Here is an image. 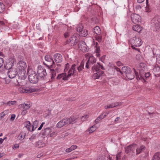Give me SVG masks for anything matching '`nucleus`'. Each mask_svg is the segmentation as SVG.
Returning a JSON list of instances; mask_svg holds the SVG:
<instances>
[{
	"label": "nucleus",
	"mask_w": 160,
	"mask_h": 160,
	"mask_svg": "<svg viewBox=\"0 0 160 160\" xmlns=\"http://www.w3.org/2000/svg\"><path fill=\"white\" fill-rule=\"evenodd\" d=\"M76 65L75 64L72 65V66L68 72V74L67 75L66 73H63L58 74L57 77V79H60L62 78V80H68L69 78L74 73H75V67Z\"/></svg>",
	"instance_id": "nucleus-1"
},
{
	"label": "nucleus",
	"mask_w": 160,
	"mask_h": 160,
	"mask_svg": "<svg viewBox=\"0 0 160 160\" xmlns=\"http://www.w3.org/2000/svg\"><path fill=\"white\" fill-rule=\"evenodd\" d=\"M133 70L134 71L137 80H141L143 83L146 82L145 79H147L150 75L149 72L146 73L144 71V70L143 69L140 70L139 74H138V72L136 71L135 69L133 68Z\"/></svg>",
	"instance_id": "nucleus-2"
},
{
	"label": "nucleus",
	"mask_w": 160,
	"mask_h": 160,
	"mask_svg": "<svg viewBox=\"0 0 160 160\" xmlns=\"http://www.w3.org/2000/svg\"><path fill=\"white\" fill-rule=\"evenodd\" d=\"M45 60L47 62L48 64L43 62V64L49 68H54L55 67V63L54 62L52 58L49 55H47L45 56Z\"/></svg>",
	"instance_id": "nucleus-3"
},
{
	"label": "nucleus",
	"mask_w": 160,
	"mask_h": 160,
	"mask_svg": "<svg viewBox=\"0 0 160 160\" xmlns=\"http://www.w3.org/2000/svg\"><path fill=\"white\" fill-rule=\"evenodd\" d=\"M18 91L21 93H30L37 91V89L33 87H27L26 88L20 87L18 88Z\"/></svg>",
	"instance_id": "nucleus-4"
},
{
	"label": "nucleus",
	"mask_w": 160,
	"mask_h": 160,
	"mask_svg": "<svg viewBox=\"0 0 160 160\" xmlns=\"http://www.w3.org/2000/svg\"><path fill=\"white\" fill-rule=\"evenodd\" d=\"M28 79L30 82L32 83H36L38 81V77L36 72L32 70L28 72Z\"/></svg>",
	"instance_id": "nucleus-5"
},
{
	"label": "nucleus",
	"mask_w": 160,
	"mask_h": 160,
	"mask_svg": "<svg viewBox=\"0 0 160 160\" xmlns=\"http://www.w3.org/2000/svg\"><path fill=\"white\" fill-rule=\"evenodd\" d=\"M113 69L117 72V74L118 75H122L123 73L125 74V76L129 72H130L131 70V68L128 66H124L122 68L121 71L119 68L116 66L113 67Z\"/></svg>",
	"instance_id": "nucleus-6"
},
{
	"label": "nucleus",
	"mask_w": 160,
	"mask_h": 160,
	"mask_svg": "<svg viewBox=\"0 0 160 160\" xmlns=\"http://www.w3.org/2000/svg\"><path fill=\"white\" fill-rule=\"evenodd\" d=\"M129 42L131 45L136 47H139L142 44L141 39L136 36L130 39L129 40Z\"/></svg>",
	"instance_id": "nucleus-7"
},
{
	"label": "nucleus",
	"mask_w": 160,
	"mask_h": 160,
	"mask_svg": "<svg viewBox=\"0 0 160 160\" xmlns=\"http://www.w3.org/2000/svg\"><path fill=\"white\" fill-rule=\"evenodd\" d=\"M37 72L40 78H44L47 75L46 69L41 65L38 66L37 69Z\"/></svg>",
	"instance_id": "nucleus-8"
},
{
	"label": "nucleus",
	"mask_w": 160,
	"mask_h": 160,
	"mask_svg": "<svg viewBox=\"0 0 160 160\" xmlns=\"http://www.w3.org/2000/svg\"><path fill=\"white\" fill-rule=\"evenodd\" d=\"M79 35L76 34L72 36L69 39L68 42L71 46H73L76 44L79 40Z\"/></svg>",
	"instance_id": "nucleus-9"
},
{
	"label": "nucleus",
	"mask_w": 160,
	"mask_h": 160,
	"mask_svg": "<svg viewBox=\"0 0 160 160\" xmlns=\"http://www.w3.org/2000/svg\"><path fill=\"white\" fill-rule=\"evenodd\" d=\"M29 105L30 104H28L27 103H24L19 105V108L22 111L21 114L22 115L24 116L27 114V110H28L30 108Z\"/></svg>",
	"instance_id": "nucleus-10"
},
{
	"label": "nucleus",
	"mask_w": 160,
	"mask_h": 160,
	"mask_svg": "<svg viewBox=\"0 0 160 160\" xmlns=\"http://www.w3.org/2000/svg\"><path fill=\"white\" fill-rule=\"evenodd\" d=\"M152 26L153 28V31H158L160 30V22L157 20H152Z\"/></svg>",
	"instance_id": "nucleus-11"
},
{
	"label": "nucleus",
	"mask_w": 160,
	"mask_h": 160,
	"mask_svg": "<svg viewBox=\"0 0 160 160\" xmlns=\"http://www.w3.org/2000/svg\"><path fill=\"white\" fill-rule=\"evenodd\" d=\"M96 61V59L93 56H90L86 63V67L88 68L90 67H91L92 65L95 63Z\"/></svg>",
	"instance_id": "nucleus-12"
},
{
	"label": "nucleus",
	"mask_w": 160,
	"mask_h": 160,
	"mask_svg": "<svg viewBox=\"0 0 160 160\" xmlns=\"http://www.w3.org/2000/svg\"><path fill=\"white\" fill-rule=\"evenodd\" d=\"M131 18L132 22L134 23H138L141 21V17L138 14H132Z\"/></svg>",
	"instance_id": "nucleus-13"
},
{
	"label": "nucleus",
	"mask_w": 160,
	"mask_h": 160,
	"mask_svg": "<svg viewBox=\"0 0 160 160\" xmlns=\"http://www.w3.org/2000/svg\"><path fill=\"white\" fill-rule=\"evenodd\" d=\"M17 67L19 71L25 70L27 68V64L24 61H21L18 62Z\"/></svg>",
	"instance_id": "nucleus-14"
},
{
	"label": "nucleus",
	"mask_w": 160,
	"mask_h": 160,
	"mask_svg": "<svg viewBox=\"0 0 160 160\" xmlns=\"http://www.w3.org/2000/svg\"><path fill=\"white\" fill-rule=\"evenodd\" d=\"M17 73V71L15 68L10 69L8 72V76L10 78H13L15 77Z\"/></svg>",
	"instance_id": "nucleus-15"
},
{
	"label": "nucleus",
	"mask_w": 160,
	"mask_h": 160,
	"mask_svg": "<svg viewBox=\"0 0 160 160\" xmlns=\"http://www.w3.org/2000/svg\"><path fill=\"white\" fill-rule=\"evenodd\" d=\"M153 72L156 77L160 76V67L156 65L153 68Z\"/></svg>",
	"instance_id": "nucleus-16"
},
{
	"label": "nucleus",
	"mask_w": 160,
	"mask_h": 160,
	"mask_svg": "<svg viewBox=\"0 0 160 160\" xmlns=\"http://www.w3.org/2000/svg\"><path fill=\"white\" fill-rule=\"evenodd\" d=\"M68 118H64L58 122L56 126L58 128H61L66 124H68L67 121Z\"/></svg>",
	"instance_id": "nucleus-17"
},
{
	"label": "nucleus",
	"mask_w": 160,
	"mask_h": 160,
	"mask_svg": "<svg viewBox=\"0 0 160 160\" xmlns=\"http://www.w3.org/2000/svg\"><path fill=\"white\" fill-rule=\"evenodd\" d=\"M52 132V129L50 128H47L42 130V135L43 136L48 137Z\"/></svg>",
	"instance_id": "nucleus-18"
},
{
	"label": "nucleus",
	"mask_w": 160,
	"mask_h": 160,
	"mask_svg": "<svg viewBox=\"0 0 160 160\" xmlns=\"http://www.w3.org/2000/svg\"><path fill=\"white\" fill-rule=\"evenodd\" d=\"M18 75L21 79L24 80L27 77V74L25 70L19 71Z\"/></svg>",
	"instance_id": "nucleus-19"
},
{
	"label": "nucleus",
	"mask_w": 160,
	"mask_h": 160,
	"mask_svg": "<svg viewBox=\"0 0 160 160\" xmlns=\"http://www.w3.org/2000/svg\"><path fill=\"white\" fill-rule=\"evenodd\" d=\"M54 60L56 63H60L62 61V57L59 53L55 54L54 56Z\"/></svg>",
	"instance_id": "nucleus-20"
},
{
	"label": "nucleus",
	"mask_w": 160,
	"mask_h": 160,
	"mask_svg": "<svg viewBox=\"0 0 160 160\" xmlns=\"http://www.w3.org/2000/svg\"><path fill=\"white\" fill-rule=\"evenodd\" d=\"M122 104V102H115L112 103L109 105L105 106V108L108 109L109 108H112L118 106H120Z\"/></svg>",
	"instance_id": "nucleus-21"
},
{
	"label": "nucleus",
	"mask_w": 160,
	"mask_h": 160,
	"mask_svg": "<svg viewBox=\"0 0 160 160\" xmlns=\"http://www.w3.org/2000/svg\"><path fill=\"white\" fill-rule=\"evenodd\" d=\"M77 121V118L75 117H71L68 118L67 121L68 124H73L76 123Z\"/></svg>",
	"instance_id": "nucleus-22"
},
{
	"label": "nucleus",
	"mask_w": 160,
	"mask_h": 160,
	"mask_svg": "<svg viewBox=\"0 0 160 160\" xmlns=\"http://www.w3.org/2000/svg\"><path fill=\"white\" fill-rule=\"evenodd\" d=\"M97 72L93 75V78L94 79L99 78L104 73V72L101 70Z\"/></svg>",
	"instance_id": "nucleus-23"
},
{
	"label": "nucleus",
	"mask_w": 160,
	"mask_h": 160,
	"mask_svg": "<svg viewBox=\"0 0 160 160\" xmlns=\"http://www.w3.org/2000/svg\"><path fill=\"white\" fill-rule=\"evenodd\" d=\"M145 149V147L143 145H142L140 147H138L136 150V154H140L144 152Z\"/></svg>",
	"instance_id": "nucleus-24"
},
{
	"label": "nucleus",
	"mask_w": 160,
	"mask_h": 160,
	"mask_svg": "<svg viewBox=\"0 0 160 160\" xmlns=\"http://www.w3.org/2000/svg\"><path fill=\"white\" fill-rule=\"evenodd\" d=\"M135 74V72H132L131 70L130 72H129V73L125 76L128 79L130 80H132L134 78Z\"/></svg>",
	"instance_id": "nucleus-25"
},
{
	"label": "nucleus",
	"mask_w": 160,
	"mask_h": 160,
	"mask_svg": "<svg viewBox=\"0 0 160 160\" xmlns=\"http://www.w3.org/2000/svg\"><path fill=\"white\" fill-rule=\"evenodd\" d=\"M108 114V113H103L101 115L98 116L95 120V122L96 123H97L99 121L104 118L106 116H107Z\"/></svg>",
	"instance_id": "nucleus-26"
},
{
	"label": "nucleus",
	"mask_w": 160,
	"mask_h": 160,
	"mask_svg": "<svg viewBox=\"0 0 160 160\" xmlns=\"http://www.w3.org/2000/svg\"><path fill=\"white\" fill-rule=\"evenodd\" d=\"M135 145L134 144H132L129 145L125 148V150L126 153H129L132 150L133 148V147Z\"/></svg>",
	"instance_id": "nucleus-27"
},
{
	"label": "nucleus",
	"mask_w": 160,
	"mask_h": 160,
	"mask_svg": "<svg viewBox=\"0 0 160 160\" xmlns=\"http://www.w3.org/2000/svg\"><path fill=\"white\" fill-rule=\"evenodd\" d=\"M132 29L134 31L139 32L142 30V28L140 25H136L132 26Z\"/></svg>",
	"instance_id": "nucleus-28"
},
{
	"label": "nucleus",
	"mask_w": 160,
	"mask_h": 160,
	"mask_svg": "<svg viewBox=\"0 0 160 160\" xmlns=\"http://www.w3.org/2000/svg\"><path fill=\"white\" fill-rule=\"evenodd\" d=\"M98 43L97 42L95 43V46L96 47L95 50V52L96 53V55L97 57H99L100 56V50L99 47H97Z\"/></svg>",
	"instance_id": "nucleus-29"
},
{
	"label": "nucleus",
	"mask_w": 160,
	"mask_h": 160,
	"mask_svg": "<svg viewBox=\"0 0 160 160\" xmlns=\"http://www.w3.org/2000/svg\"><path fill=\"white\" fill-rule=\"evenodd\" d=\"M152 160H160V152L155 153L152 157Z\"/></svg>",
	"instance_id": "nucleus-30"
},
{
	"label": "nucleus",
	"mask_w": 160,
	"mask_h": 160,
	"mask_svg": "<svg viewBox=\"0 0 160 160\" xmlns=\"http://www.w3.org/2000/svg\"><path fill=\"white\" fill-rule=\"evenodd\" d=\"M92 69L93 71H95L96 72L100 71V63L98 62L96 65L93 66Z\"/></svg>",
	"instance_id": "nucleus-31"
},
{
	"label": "nucleus",
	"mask_w": 160,
	"mask_h": 160,
	"mask_svg": "<svg viewBox=\"0 0 160 160\" xmlns=\"http://www.w3.org/2000/svg\"><path fill=\"white\" fill-rule=\"evenodd\" d=\"M94 32L97 35H99L101 33V30L98 26H96L94 28Z\"/></svg>",
	"instance_id": "nucleus-32"
},
{
	"label": "nucleus",
	"mask_w": 160,
	"mask_h": 160,
	"mask_svg": "<svg viewBox=\"0 0 160 160\" xmlns=\"http://www.w3.org/2000/svg\"><path fill=\"white\" fill-rule=\"evenodd\" d=\"M88 31L85 29H84L82 30L80 32L79 36H81L82 37H85L88 35Z\"/></svg>",
	"instance_id": "nucleus-33"
},
{
	"label": "nucleus",
	"mask_w": 160,
	"mask_h": 160,
	"mask_svg": "<svg viewBox=\"0 0 160 160\" xmlns=\"http://www.w3.org/2000/svg\"><path fill=\"white\" fill-rule=\"evenodd\" d=\"M84 63L83 61L81 62L79 66L77 67V69L79 72L82 71L84 69Z\"/></svg>",
	"instance_id": "nucleus-34"
},
{
	"label": "nucleus",
	"mask_w": 160,
	"mask_h": 160,
	"mask_svg": "<svg viewBox=\"0 0 160 160\" xmlns=\"http://www.w3.org/2000/svg\"><path fill=\"white\" fill-rule=\"evenodd\" d=\"M25 133L23 132H22L18 135V138L19 140H22L25 138Z\"/></svg>",
	"instance_id": "nucleus-35"
},
{
	"label": "nucleus",
	"mask_w": 160,
	"mask_h": 160,
	"mask_svg": "<svg viewBox=\"0 0 160 160\" xmlns=\"http://www.w3.org/2000/svg\"><path fill=\"white\" fill-rule=\"evenodd\" d=\"M38 124V122L37 120H35L33 122V125L32 126V131H33L37 127Z\"/></svg>",
	"instance_id": "nucleus-36"
},
{
	"label": "nucleus",
	"mask_w": 160,
	"mask_h": 160,
	"mask_svg": "<svg viewBox=\"0 0 160 160\" xmlns=\"http://www.w3.org/2000/svg\"><path fill=\"white\" fill-rule=\"evenodd\" d=\"M44 145V143L40 141L38 142L36 144V147L39 148L43 147Z\"/></svg>",
	"instance_id": "nucleus-37"
},
{
	"label": "nucleus",
	"mask_w": 160,
	"mask_h": 160,
	"mask_svg": "<svg viewBox=\"0 0 160 160\" xmlns=\"http://www.w3.org/2000/svg\"><path fill=\"white\" fill-rule=\"evenodd\" d=\"M83 27L82 24H79L77 28H76V30L78 32H80L82 30H83Z\"/></svg>",
	"instance_id": "nucleus-38"
},
{
	"label": "nucleus",
	"mask_w": 160,
	"mask_h": 160,
	"mask_svg": "<svg viewBox=\"0 0 160 160\" xmlns=\"http://www.w3.org/2000/svg\"><path fill=\"white\" fill-rule=\"evenodd\" d=\"M79 49L83 52H87L88 51V49L87 48V46L86 45L83 46L82 47H80V48Z\"/></svg>",
	"instance_id": "nucleus-39"
},
{
	"label": "nucleus",
	"mask_w": 160,
	"mask_h": 160,
	"mask_svg": "<svg viewBox=\"0 0 160 160\" xmlns=\"http://www.w3.org/2000/svg\"><path fill=\"white\" fill-rule=\"evenodd\" d=\"M5 8V6L4 4L1 2H0V13H2Z\"/></svg>",
	"instance_id": "nucleus-40"
},
{
	"label": "nucleus",
	"mask_w": 160,
	"mask_h": 160,
	"mask_svg": "<svg viewBox=\"0 0 160 160\" xmlns=\"http://www.w3.org/2000/svg\"><path fill=\"white\" fill-rule=\"evenodd\" d=\"M51 71L52 73L51 78L52 79H53L56 76V72L53 69H51Z\"/></svg>",
	"instance_id": "nucleus-41"
},
{
	"label": "nucleus",
	"mask_w": 160,
	"mask_h": 160,
	"mask_svg": "<svg viewBox=\"0 0 160 160\" xmlns=\"http://www.w3.org/2000/svg\"><path fill=\"white\" fill-rule=\"evenodd\" d=\"M86 45V43L84 41H79L78 44V48H79L80 47H82Z\"/></svg>",
	"instance_id": "nucleus-42"
},
{
	"label": "nucleus",
	"mask_w": 160,
	"mask_h": 160,
	"mask_svg": "<svg viewBox=\"0 0 160 160\" xmlns=\"http://www.w3.org/2000/svg\"><path fill=\"white\" fill-rule=\"evenodd\" d=\"M145 64L143 63H141L140 64V69H139V71L140 70H144V72L145 71L146 68H145Z\"/></svg>",
	"instance_id": "nucleus-43"
},
{
	"label": "nucleus",
	"mask_w": 160,
	"mask_h": 160,
	"mask_svg": "<svg viewBox=\"0 0 160 160\" xmlns=\"http://www.w3.org/2000/svg\"><path fill=\"white\" fill-rule=\"evenodd\" d=\"M16 103V101H10L8 102L5 104H6L10 106L11 105H14Z\"/></svg>",
	"instance_id": "nucleus-44"
},
{
	"label": "nucleus",
	"mask_w": 160,
	"mask_h": 160,
	"mask_svg": "<svg viewBox=\"0 0 160 160\" xmlns=\"http://www.w3.org/2000/svg\"><path fill=\"white\" fill-rule=\"evenodd\" d=\"M31 124L29 121H27L25 123V127L29 130L30 129Z\"/></svg>",
	"instance_id": "nucleus-45"
},
{
	"label": "nucleus",
	"mask_w": 160,
	"mask_h": 160,
	"mask_svg": "<svg viewBox=\"0 0 160 160\" xmlns=\"http://www.w3.org/2000/svg\"><path fill=\"white\" fill-rule=\"evenodd\" d=\"M7 114V112L5 111L0 113V120Z\"/></svg>",
	"instance_id": "nucleus-46"
},
{
	"label": "nucleus",
	"mask_w": 160,
	"mask_h": 160,
	"mask_svg": "<svg viewBox=\"0 0 160 160\" xmlns=\"http://www.w3.org/2000/svg\"><path fill=\"white\" fill-rule=\"evenodd\" d=\"M96 129V126H92L90 128L89 130V133H92L95 131Z\"/></svg>",
	"instance_id": "nucleus-47"
},
{
	"label": "nucleus",
	"mask_w": 160,
	"mask_h": 160,
	"mask_svg": "<svg viewBox=\"0 0 160 160\" xmlns=\"http://www.w3.org/2000/svg\"><path fill=\"white\" fill-rule=\"evenodd\" d=\"M136 58L138 61H141L142 59V57L140 54H137L136 55Z\"/></svg>",
	"instance_id": "nucleus-48"
},
{
	"label": "nucleus",
	"mask_w": 160,
	"mask_h": 160,
	"mask_svg": "<svg viewBox=\"0 0 160 160\" xmlns=\"http://www.w3.org/2000/svg\"><path fill=\"white\" fill-rule=\"evenodd\" d=\"M89 117V116L88 115H85L84 116H82L81 118V119L82 121H84L85 120V119L88 118Z\"/></svg>",
	"instance_id": "nucleus-49"
},
{
	"label": "nucleus",
	"mask_w": 160,
	"mask_h": 160,
	"mask_svg": "<svg viewBox=\"0 0 160 160\" xmlns=\"http://www.w3.org/2000/svg\"><path fill=\"white\" fill-rule=\"evenodd\" d=\"M36 134H33L31 136V137L29 138V139L30 140H32L35 139L36 138Z\"/></svg>",
	"instance_id": "nucleus-50"
},
{
	"label": "nucleus",
	"mask_w": 160,
	"mask_h": 160,
	"mask_svg": "<svg viewBox=\"0 0 160 160\" xmlns=\"http://www.w3.org/2000/svg\"><path fill=\"white\" fill-rule=\"evenodd\" d=\"M3 64V60L2 58H0V68H1Z\"/></svg>",
	"instance_id": "nucleus-51"
},
{
	"label": "nucleus",
	"mask_w": 160,
	"mask_h": 160,
	"mask_svg": "<svg viewBox=\"0 0 160 160\" xmlns=\"http://www.w3.org/2000/svg\"><path fill=\"white\" fill-rule=\"evenodd\" d=\"M16 117V115L14 114H12L11 115V117L10 118V120L11 121H13Z\"/></svg>",
	"instance_id": "nucleus-52"
},
{
	"label": "nucleus",
	"mask_w": 160,
	"mask_h": 160,
	"mask_svg": "<svg viewBox=\"0 0 160 160\" xmlns=\"http://www.w3.org/2000/svg\"><path fill=\"white\" fill-rule=\"evenodd\" d=\"M69 65L68 63H67L65 64V68L64 70V72L67 71L68 70V68H69Z\"/></svg>",
	"instance_id": "nucleus-53"
},
{
	"label": "nucleus",
	"mask_w": 160,
	"mask_h": 160,
	"mask_svg": "<svg viewBox=\"0 0 160 160\" xmlns=\"http://www.w3.org/2000/svg\"><path fill=\"white\" fill-rule=\"evenodd\" d=\"M106 56L105 55H103V56H102L100 58V60L102 62H104V60H105Z\"/></svg>",
	"instance_id": "nucleus-54"
},
{
	"label": "nucleus",
	"mask_w": 160,
	"mask_h": 160,
	"mask_svg": "<svg viewBox=\"0 0 160 160\" xmlns=\"http://www.w3.org/2000/svg\"><path fill=\"white\" fill-rule=\"evenodd\" d=\"M45 123L44 122H42L40 126V127L38 128V130H41L43 126V125Z\"/></svg>",
	"instance_id": "nucleus-55"
},
{
	"label": "nucleus",
	"mask_w": 160,
	"mask_h": 160,
	"mask_svg": "<svg viewBox=\"0 0 160 160\" xmlns=\"http://www.w3.org/2000/svg\"><path fill=\"white\" fill-rule=\"evenodd\" d=\"M77 146L76 145H72L70 147L71 149H72V150H75L77 148Z\"/></svg>",
	"instance_id": "nucleus-56"
},
{
	"label": "nucleus",
	"mask_w": 160,
	"mask_h": 160,
	"mask_svg": "<svg viewBox=\"0 0 160 160\" xmlns=\"http://www.w3.org/2000/svg\"><path fill=\"white\" fill-rule=\"evenodd\" d=\"M116 159L121 160V156L119 154H117Z\"/></svg>",
	"instance_id": "nucleus-57"
},
{
	"label": "nucleus",
	"mask_w": 160,
	"mask_h": 160,
	"mask_svg": "<svg viewBox=\"0 0 160 160\" xmlns=\"http://www.w3.org/2000/svg\"><path fill=\"white\" fill-rule=\"evenodd\" d=\"M97 40L98 42H100L102 40V37L100 36H99L97 38Z\"/></svg>",
	"instance_id": "nucleus-58"
},
{
	"label": "nucleus",
	"mask_w": 160,
	"mask_h": 160,
	"mask_svg": "<svg viewBox=\"0 0 160 160\" xmlns=\"http://www.w3.org/2000/svg\"><path fill=\"white\" fill-rule=\"evenodd\" d=\"M118 66H121L122 65V63L119 61H118L116 62Z\"/></svg>",
	"instance_id": "nucleus-59"
},
{
	"label": "nucleus",
	"mask_w": 160,
	"mask_h": 160,
	"mask_svg": "<svg viewBox=\"0 0 160 160\" xmlns=\"http://www.w3.org/2000/svg\"><path fill=\"white\" fill-rule=\"evenodd\" d=\"M72 151V149H71L70 147L67 149L66 150V152H71Z\"/></svg>",
	"instance_id": "nucleus-60"
},
{
	"label": "nucleus",
	"mask_w": 160,
	"mask_h": 160,
	"mask_svg": "<svg viewBox=\"0 0 160 160\" xmlns=\"http://www.w3.org/2000/svg\"><path fill=\"white\" fill-rule=\"evenodd\" d=\"M69 35L68 32H66L64 34V36L65 38H67Z\"/></svg>",
	"instance_id": "nucleus-61"
},
{
	"label": "nucleus",
	"mask_w": 160,
	"mask_h": 160,
	"mask_svg": "<svg viewBox=\"0 0 160 160\" xmlns=\"http://www.w3.org/2000/svg\"><path fill=\"white\" fill-rule=\"evenodd\" d=\"M157 60L160 61L158 62L160 63V55H157Z\"/></svg>",
	"instance_id": "nucleus-62"
},
{
	"label": "nucleus",
	"mask_w": 160,
	"mask_h": 160,
	"mask_svg": "<svg viewBox=\"0 0 160 160\" xmlns=\"http://www.w3.org/2000/svg\"><path fill=\"white\" fill-rule=\"evenodd\" d=\"M55 132H53L51 133V132L50 133V135H49V136H50L51 137H52L55 134Z\"/></svg>",
	"instance_id": "nucleus-63"
},
{
	"label": "nucleus",
	"mask_w": 160,
	"mask_h": 160,
	"mask_svg": "<svg viewBox=\"0 0 160 160\" xmlns=\"http://www.w3.org/2000/svg\"><path fill=\"white\" fill-rule=\"evenodd\" d=\"M100 68L102 70H105V68L103 65H101L100 64Z\"/></svg>",
	"instance_id": "nucleus-64"
}]
</instances>
